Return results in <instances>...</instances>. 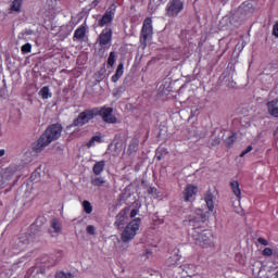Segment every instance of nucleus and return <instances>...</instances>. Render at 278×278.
<instances>
[{"instance_id": "1", "label": "nucleus", "mask_w": 278, "mask_h": 278, "mask_svg": "<svg viewBox=\"0 0 278 278\" xmlns=\"http://www.w3.org/2000/svg\"><path fill=\"white\" fill-rule=\"evenodd\" d=\"M207 220V215L203 213V210L198 208L195 211V216L189 220V224L193 227L194 233L192 238L198 244V247H202V249H212L214 248V235L212 230L204 229L202 230L201 224Z\"/></svg>"}, {"instance_id": "2", "label": "nucleus", "mask_w": 278, "mask_h": 278, "mask_svg": "<svg viewBox=\"0 0 278 278\" xmlns=\"http://www.w3.org/2000/svg\"><path fill=\"white\" fill-rule=\"evenodd\" d=\"M62 136V125L52 124L46 131L39 137V139L33 144V151L35 153H41L46 147H49L51 142L58 140Z\"/></svg>"}, {"instance_id": "3", "label": "nucleus", "mask_w": 278, "mask_h": 278, "mask_svg": "<svg viewBox=\"0 0 278 278\" xmlns=\"http://www.w3.org/2000/svg\"><path fill=\"white\" fill-rule=\"evenodd\" d=\"M142 223V219L140 217H136L132 219L123 230L121 235L122 242H131L134 238H136V235L138 233V230L140 229V225Z\"/></svg>"}, {"instance_id": "4", "label": "nucleus", "mask_w": 278, "mask_h": 278, "mask_svg": "<svg viewBox=\"0 0 278 278\" xmlns=\"http://www.w3.org/2000/svg\"><path fill=\"white\" fill-rule=\"evenodd\" d=\"M93 112L96 116H101L103 123L109 125H116L118 123V118L114 115V109L110 106L93 108Z\"/></svg>"}, {"instance_id": "5", "label": "nucleus", "mask_w": 278, "mask_h": 278, "mask_svg": "<svg viewBox=\"0 0 278 278\" xmlns=\"http://www.w3.org/2000/svg\"><path fill=\"white\" fill-rule=\"evenodd\" d=\"M180 12H184V1L168 0L165 7V16H167L168 18H177Z\"/></svg>"}, {"instance_id": "6", "label": "nucleus", "mask_w": 278, "mask_h": 278, "mask_svg": "<svg viewBox=\"0 0 278 278\" xmlns=\"http://www.w3.org/2000/svg\"><path fill=\"white\" fill-rule=\"evenodd\" d=\"M94 117V109L85 110L80 112L77 118H75L73 123L67 127H84V125H88V123H90V121H92Z\"/></svg>"}, {"instance_id": "7", "label": "nucleus", "mask_w": 278, "mask_h": 278, "mask_svg": "<svg viewBox=\"0 0 278 278\" xmlns=\"http://www.w3.org/2000/svg\"><path fill=\"white\" fill-rule=\"evenodd\" d=\"M153 36V20L151 17H147L143 21V25L140 33V40L142 42H147Z\"/></svg>"}, {"instance_id": "8", "label": "nucleus", "mask_w": 278, "mask_h": 278, "mask_svg": "<svg viewBox=\"0 0 278 278\" xmlns=\"http://www.w3.org/2000/svg\"><path fill=\"white\" fill-rule=\"evenodd\" d=\"M116 15V4H111L110 8L106 9L102 18L98 22L99 27H105V25H110L112 21H114V16Z\"/></svg>"}, {"instance_id": "9", "label": "nucleus", "mask_w": 278, "mask_h": 278, "mask_svg": "<svg viewBox=\"0 0 278 278\" xmlns=\"http://www.w3.org/2000/svg\"><path fill=\"white\" fill-rule=\"evenodd\" d=\"M112 28L105 27L98 36L97 43L99 45V47H110L112 45Z\"/></svg>"}, {"instance_id": "10", "label": "nucleus", "mask_w": 278, "mask_h": 278, "mask_svg": "<svg viewBox=\"0 0 278 278\" xmlns=\"http://www.w3.org/2000/svg\"><path fill=\"white\" fill-rule=\"evenodd\" d=\"M199 192V188L194 185H187L182 191V199L186 203L193 201L194 197Z\"/></svg>"}, {"instance_id": "11", "label": "nucleus", "mask_w": 278, "mask_h": 278, "mask_svg": "<svg viewBox=\"0 0 278 278\" xmlns=\"http://www.w3.org/2000/svg\"><path fill=\"white\" fill-rule=\"evenodd\" d=\"M12 244L15 251H23L25 247L29 244V238L27 237V235H22L18 238L13 239Z\"/></svg>"}, {"instance_id": "12", "label": "nucleus", "mask_w": 278, "mask_h": 278, "mask_svg": "<svg viewBox=\"0 0 278 278\" xmlns=\"http://www.w3.org/2000/svg\"><path fill=\"white\" fill-rule=\"evenodd\" d=\"M115 218L116 220L114 223V226L117 229H125V225H127V211L122 210Z\"/></svg>"}, {"instance_id": "13", "label": "nucleus", "mask_w": 278, "mask_h": 278, "mask_svg": "<svg viewBox=\"0 0 278 278\" xmlns=\"http://www.w3.org/2000/svg\"><path fill=\"white\" fill-rule=\"evenodd\" d=\"M86 31H88V27L86 24H81L75 29L73 40H84V38H86Z\"/></svg>"}, {"instance_id": "14", "label": "nucleus", "mask_w": 278, "mask_h": 278, "mask_svg": "<svg viewBox=\"0 0 278 278\" xmlns=\"http://www.w3.org/2000/svg\"><path fill=\"white\" fill-rule=\"evenodd\" d=\"M124 73H125V63H119L117 65L115 74L111 77V81L113 84H116V81H118V79L123 77Z\"/></svg>"}, {"instance_id": "15", "label": "nucleus", "mask_w": 278, "mask_h": 278, "mask_svg": "<svg viewBox=\"0 0 278 278\" xmlns=\"http://www.w3.org/2000/svg\"><path fill=\"white\" fill-rule=\"evenodd\" d=\"M277 103H278V100H271L267 102L268 114H270V116H274V118H278Z\"/></svg>"}, {"instance_id": "16", "label": "nucleus", "mask_w": 278, "mask_h": 278, "mask_svg": "<svg viewBox=\"0 0 278 278\" xmlns=\"http://www.w3.org/2000/svg\"><path fill=\"white\" fill-rule=\"evenodd\" d=\"M204 201L208 212H214V194L212 191H206L204 194Z\"/></svg>"}, {"instance_id": "17", "label": "nucleus", "mask_w": 278, "mask_h": 278, "mask_svg": "<svg viewBox=\"0 0 278 278\" xmlns=\"http://www.w3.org/2000/svg\"><path fill=\"white\" fill-rule=\"evenodd\" d=\"M230 188L235 197H237L238 201H240V199H242V190H240V182H238V180H232L230 182Z\"/></svg>"}, {"instance_id": "18", "label": "nucleus", "mask_w": 278, "mask_h": 278, "mask_svg": "<svg viewBox=\"0 0 278 278\" xmlns=\"http://www.w3.org/2000/svg\"><path fill=\"white\" fill-rule=\"evenodd\" d=\"M103 170H105V161H99L92 167L93 175H96L97 177L98 175H101Z\"/></svg>"}, {"instance_id": "19", "label": "nucleus", "mask_w": 278, "mask_h": 278, "mask_svg": "<svg viewBox=\"0 0 278 278\" xmlns=\"http://www.w3.org/2000/svg\"><path fill=\"white\" fill-rule=\"evenodd\" d=\"M51 233H60L62 231V224L58 218L51 220Z\"/></svg>"}, {"instance_id": "20", "label": "nucleus", "mask_w": 278, "mask_h": 278, "mask_svg": "<svg viewBox=\"0 0 278 278\" xmlns=\"http://www.w3.org/2000/svg\"><path fill=\"white\" fill-rule=\"evenodd\" d=\"M21 8H23V0H12L10 12H21Z\"/></svg>"}, {"instance_id": "21", "label": "nucleus", "mask_w": 278, "mask_h": 278, "mask_svg": "<svg viewBox=\"0 0 278 278\" xmlns=\"http://www.w3.org/2000/svg\"><path fill=\"white\" fill-rule=\"evenodd\" d=\"M181 261V255L179 253H175L167 261L168 266H179V262Z\"/></svg>"}, {"instance_id": "22", "label": "nucleus", "mask_w": 278, "mask_h": 278, "mask_svg": "<svg viewBox=\"0 0 278 278\" xmlns=\"http://www.w3.org/2000/svg\"><path fill=\"white\" fill-rule=\"evenodd\" d=\"M94 142H98V144H101V142H103V139H101V136H99V135L93 136V137L87 142L88 149H90L91 147H94Z\"/></svg>"}, {"instance_id": "23", "label": "nucleus", "mask_w": 278, "mask_h": 278, "mask_svg": "<svg viewBox=\"0 0 278 278\" xmlns=\"http://www.w3.org/2000/svg\"><path fill=\"white\" fill-rule=\"evenodd\" d=\"M39 94L41 99H51L52 94L49 92V87L45 86L40 89Z\"/></svg>"}, {"instance_id": "24", "label": "nucleus", "mask_w": 278, "mask_h": 278, "mask_svg": "<svg viewBox=\"0 0 278 278\" xmlns=\"http://www.w3.org/2000/svg\"><path fill=\"white\" fill-rule=\"evenodd\" d=\"M103 184H105V179H103V177L91 178V185H93L97 188H101Z\"/></svg>"}, {"instance_id": "25", "label": "nucleus", "mask_w": 278, "mask_h": 278, "mask_svg": "<svg viewBox=\"0 0 278 278\" xmlns=\"http://www.w3.org/2000/svg\"><path fill=\"white\" fill-rule=\"evenodd\" d=\"M114 64H116V52L112 51L109 54L108 58V66H114Z\"/></svg>"}, {"instance_id": "26", "label": "nucleus", "mask_w": 278, "mask_h": 278, "mask_svg": "<svg viewBox=\"0 0 278 278\" xmlns=\"http://www.w3.org/2000/svg\"><path fill=\"white\" fill-rule=\"evenodd\" d=\"M83 207L86 214H92V204H90V201L85 200L83 202Z\"/></svg>"}, {"instance_id": "27", "label": "nucleus", "mask_w": 278, "mask_h": 278, "mask_svg": "<svg viewBox=\"0 0 278 278\" xmlns=\"http://www.w3.org/2000/svg\"><path fill=\"white\" fill-rule=\"evenodd\" d=\"M138 151V142L131 141L128 146V153H136Z\"/></svg>"}, {"instance_id": "28", "label": "nucleus", "mask_w": 278, "mask_h": 278, "mask_svg": "<svg viewBox=\"0 0 278 278\" xmlns=\"http://www.w3.org/2000/svg\"><path fill=\"white\" fill-rule=\"evenodd\" d=\"M75 276H73V274L71 273H64V271H59L55 275V278H74Z\"/></svg>"}, {"instance_id": "29", "label": "nucleus", "mask_w": 278, "mask_h": 278, "mask_svg": "<svg viewBox=\"0 0 278 278\" xmlns=\"http://www.w3.org/2000/svg\"><path fill=\"white\" fill-rule=\"evenodd\" d=\"M22 53H31V43H25L21 49Z\"/></svg>"}, {"instance_id": "30", "label": "nucleus", "mask_w": 278, "mask_h": 278, "mask_svg": "<svg viewBox=\"0 0 278 278\" xmlns=\"http://www.w3.org/2000/svg\"><path fill=\"white\" fill-rule=\"evenodd\" d=\"M251 151H253V146H248L245 150H243L239 157H244V155H247V153H251Z\"/></svg>"}, {"instance_id": "31", "label": "nucleus", "mask_w": 278, "mask_h": 278, "mask_svg": "<svg viewBox=\"0 0 278 278\" xmlns=\"http://www.w3.org/2000/svg\"><path fill=\"white\" fill-rule=\"evenodd\" d=\"M263 255H264L265 257H270V255H273V249H270V248H265V249L263 250Z\"/></svg>"}, {"instance_id": "32", "label": "nucleus", "mask_w": 278, "mask_h": 278, "mask_svg": "<svg viewBox=\"0 0 278 278\" xmlns=\"http://www.w3.org/2000/svg\"><path fill=\"white\" fill-rule=\"evenodd\" d=\"M96 231L97 230H96L94 226H92V225L87 226V233H89V236H94Z\"/></svg>"}, {"instance_id": "33", "label": "nucleus", "mask_w": 278, "mask_h": 278, "mask_svg": "<svg viewBox=\"0 0 278 278\" xmlns=\"http://www.w3.org/2000/svg\"><path fill=\"white\" fill-rule=\"evenodd\" d=\"M273 36H275V38H278V22H276L273 26Z\"/></svg>"}, {"instance_id": "34", "label": "nucleus", "mask_w": 278, "mask_h": 278, "mask_svg": "<svg viewBox=\"0 0 278 278\" xmlns=\"http://www.w3.org/2000/svg\"><path fill=\"white\" fill-rule=\"evenodd\" d=\"M257 242H258V244H262L263 247H268V240H266V239H264L262 237H260L257 239Z\"/></svg>"}, {"instance_id": "35", "label": "nucleus", "mask_w": 278, "mask_h": 278, "mask_svg": "<svg viewBox=\"0 0 278 278\" xmlns=\"http://www.w3.org/2000/svg\"><path fill=\"white\" fill-rule=\"evenodd\" d=\"M136 216H138V210L134 208L130 212V218H136Z\"/></svg>"}, {"instance_id": "36", "label": "nucleus", "mask_w": 278, "mask_h": 278, "mask_svg": "<svg viewBox=\"0 0 278 278\" xmlns=\"http://www.w3.org/2000/svg\"><path fill=\"white\" fill-rule=\"evenodd\" d=\"M226 143L229 144H233V136H230L227 138Z\"/></svg>"}, {"instance_id": "37", "label": "nucleus", "mask_w": 278, "mask_h": 278, "mask_svg": "<svg viewBox=\"0 0 278 278\" xmlns=\"http://www.w3.org/2000/svg\"><path fill=\"white\" fill-rule=\"evenodd\" d=\"M36 176L40 177V174H39L38 172H34V173L31 174V176H30L31 181H35V180H36V178H34V177H36Z\"/></svg>"}, {"instance_id": "38", "label": "nucleus", "mask_w": 278, "mask_h": 278, "mask_svg": "<svg viewBox=\"0 0 278 278\" xmlns=\"http://www.w3.org/2000/svg\"><path fill=\"white\" fill-rule=\"evenodd\" d=\"M3 155H5V150H4V149H1V150H0V157H3Z\"/></svg>"}, {"instance_id": "39", "label": "nucleus", "mask_w": 278, "mask_h": 278, "mask_svg": "<svg viewBox=\"0 0 278 278\" xmlns=\"http://www.w3.org/2000/svg\"><path fill=\"white\" fill-rule=\"evenodd\" d=\"M157 2H159L160 4H162V3H166V0H157Z\"/></svg>"}, {"instance_id": "40", "label": "nucleus", "mask_w": 278, "mask_h": 278, "mask_svg": "<svg viewBox=\"0 0 278 278\" xmlns=\"http://www.w3.org/2000/svg\"><path fill=\"white\" fill-rule=\"evenodd\" d=\"M93 3H94L96 5H99V0H94Z\"/></svg>"}, {"instance_id": "41", "label": "nucleus", "mask_w": 278, "mask_h": 278, "mask_svg": "<svg viewBox=\"0 0 278 278\" xmlns=\"http://www.w3.org/2000/svg\"><path fill=\"white\" fill-rule=\"evenodd\" d=\"M153 190H154V189H153V188H151V189L149 190V193L151 194V193L153 192Z\"/></svg>"}, {"instance_id": "42", "label": "nucleus", "mask_w": 278, "mask_h": 278, "mask_svg": "<svg viewBox=\"0 0 278 278\" xmlns=\"http://www.w3.org/2000/svg\"><path fill=\"white\" fill-rule=\"evenodd\" d=\"M59 257H62V252H59Z\"/></svg>"}, {"instance_id": "43", "label": "nucleus", "mask_w": 278, "mask_h": 278, "mask_svg": "<svg viewBox=\"0 0 278 278\" xmlns=\"http://www.w3.org/2000/svg\"><path fill=\"white\" fill-rule=\"evenodd\" d=\"M27 35H28V36L31 35V30H29V31L27 33Z\"/></svg>"}, {"instance_id": "44", "label": "nucleus", "mask_w": 278, "mask_h": 278, "mask_svg": "<svg viewBox=\"0 0 278 278\" xmlns=\"http://www.w3.org/2000/svg\"><path fill=\"white\" fill-rule=\"evenodd\" d=\"M157 160H162V156H157Z\"/></svg>"}]
</instances>
